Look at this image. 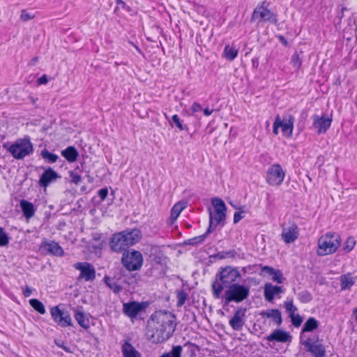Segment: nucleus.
I'll use <instances>...</instances> for the list:
<instances>
[{
  "label": "nucleus",
  "instance_id": "864d4df0",
  "mask_svg": "<svg viewBox=\"0 0 357 357\" xmlns=\"http://www.w3.org/2000/svg\"><path fill=\"white\" fill-rule=\"evenodd\" d=\"M243 218V212H236L234 215V222L237 223Z\"/></svg>",
  "mask_w": 357,
  "mask_h": 357
},
{
  "label": "nucleus",
  "instance_id": "603ef678",
  "mask_svg": "<svg viewBox=\"0 0 357 357\" xmlns=\"http://www.w3.org/2000/svg\"><path fill=\"white\" fill-rule=\"evenodd\" d=\"M202 107L198 102H194L191 107V110L193 113L202 111Z\"/></svg>",
  "mask_w": 357,
  "mask_h": 357
},
{
  "label": "nucleus",
  "instance_id": "7ed1b4c3",
  "mask_svg": "<svg viewBox=\"0 0 357 357\" xmlns=\"http://www.w3.org/2000/svg\"><path fill=\"white\" fill-rule=\"evenodd\" d=\"M141 237V231L137 229L115 233L109 243L110 249L114 252H121L137 243Z\"/></svg>",
  "mask_w": 357,
  "mask_h": 357
},
{
  "label": "nucleus",
  "instance_id": "c03bdc74",
  "mask_svg": "<svg viewBox=\"0 0 357 357\" xmlns=\"http://www.w3.org/2000/svg\"><path fill=\"white\" fill-rule=\"evenodd\" d=\"M291 319V323L295 327H299L303 321V318L298 314H293L290 316Z\"/></svg>",
  "mask_w": 357,
  "mask_h": 357
},
{
  "label": "nucleus",
  "instance_id": "aec40b11",
  "mask_svg": "<svg viewBox=\"0 0 357 357\" xmlns=\"http://www.w3.org/2000/svg\"><path fill=\"white\" fill-rule=\"evenodd\" d=\"M294 118L292 115H289L286 119L282 121L280 119V126L282 128V132L286 137H291L294 128Z\"/></svg>",
  "mask_w": 357,
  "mask_h": 357
},
{
  "label": "nucleus",
  "instance_id": "bf43d9fd",
  "mask_svg": "<svg viewBox=\"0 0 357 357\" xmlns=\"http://www.w3.org/2000/svg\"><path fill=\"white\" fill-rule=\"evenodd\" d=\"M32 61H33V62H36V61H37V58H34V59H33Z\"/></svg>",
  "mask_w": 357,
  "mask_h": 357
},
{
  "label": "nucleus",
  "instance_id": "5fc2aeb1",
  "mask_svg": "<svg viewBox=\"0 0 357 357\" xmlns=\"http://www.w3.org/2000/svg\"><path fill=\"white\" fill-rule=\"evenodd\" d=\"M47 82H48V79H47V75H43V76L39 77L38 79V84L39 85H40V84H46L47 83Z\"/></svg>",
  "mask_w": 357,
  "mask_h": 357
},
{
  "label": "nucleus",
  "instance_id": "1a4fd4ad",
  "mask_svg": "<svg viewBox=\"0 0 357 357\" xmlns=\"http://www.w3.org/2000/svg\"><path fill=\"white\" fill-rule=\"evenodd\" d=\"M285 172L279 164L271 165L266 174V181L271 186L280 185L284 178Z\"/></svg>",
  "mask_w": 357,
  "mask_h": 357
},
{
  "label": "nucleus",
  "instance_id": "37998d69",
  "mask_svg": "<svg viewBox=\"0 0 357 357\" xmlns=\"http://www.w3.org/2000/svg\"><path fill=\"white\" fill-rule=\"evenodd\" d=\"M9 243V238L5 233L4 229L0 227V246H5Z\"/></svg>",
  "mask_w": 357,
  "mask_h": 357
},
{
  "label": "nucleus",
  "instance_id": "09e8293b",
  "mask_svg": "<svg viewBox=\"0 0 357 357\" xmlns=\"http://www.w3.org/2000/svg\"><path fill=\"white\" fill-rule=\"evenodd\" d=\"M280 117L278 116L275 120V122L273 123V132L275 135L278 134V128H280Z\"/></svg>",
  "mask_w": 357,
  "mask_h": 357
},
{
  "label": "nucleus",
  "instance_id": "a18cd8bd",
  "mask_svg": "<svg viewBox=\"0 0 357 357\" xmlns=\"http://www.w3.org/2000/svg\"><path fill=\"white\" fill-rule=\"evenodd\" d=\"M172 120L173 123L176 126V127L180 130H183L185 129L180 118L178 117V116L177 114L173 115L172 117Z\"/></svg>",
  "mask_w": 357,
  "mask_h": 357
},
{
  "label": "nucleus",
  "instance_id": "3c124183",
  "mask_svg": "<svg viewBox=\"0 0 357 357\" xmlns=\"http://www.w3.org/2000/svg\"><path fill=\"white\" fill-rule=\"evenodd\" d=\"M32 291H33V289L31 288H30L29 286H25L22 289V293L25 297H29L31 295Z\"/></svg>",
  "mask_w": 357,
  "mask_h": 357
},
{
  "label": "nucleus",
  "instance_id": "c85d7f7f",
  "mask_svg": "<svg viewBox=\"0 0 357 357\" xmlns=\"http://www.w3.org/2000/svg\"><path fill=\"white\" fill-rule=\"evenodd\" d=\"M238 50L230 45H226L224 50V56L229 61H233L238 55Z\"/></svg>",
  "mask_w": 357,
  "mask_h": 357
},
{
  "label": "nucleus",
  "instance_id": "f8f14e48",
  "mask_svg": "<svg viewBox=\"0 0 357 357\" xmlns=\"http://www.w3.org/2000/svg\"><path fill=\"white\" fill-rule=\"evenodd\" d=\"M73 267L80 271L79 280L82 279L86 282H89L93 281L96 278V269L90 263L77 262L73 264Z\"/></svg>",
  "mask_w": 357,
  "mask_h": 357
},
{
  "label": "nucleus",
  "instance_id": "79ce46f5",
  "mask_svg": "<svg viewBox=\"0 0 357 357\" xmlns=\"http://www.w3.org/2000/svg\"><path fill=\"white\" fill-rule=\"evenodd\" d=\"M291 63L296 70H298L302 64V61L298 54H294L291 58Z\"/></svg>",
  "mask_w": 357,
  "mask_h": 357
},
{
  "label": "nucleus",
  "instance_id": "c9c22d12",
  "mask_svg": "<svg viewBox=\"0 0 357 357\" xmlns=\"http://www.w3.org/2000/svg\"><path fill=\"white\" fill-rule=\"evenodd\" d=\"M41 155L43 158L47 160L50 163H54L59 158L56 154L50 153L47 150L45 149L41 151Z\"/></svg>",
  "mask_w": 357,
  "mask_h": 357
},
{
  "label": "nucleus",
  "instance_id": "c756f323",
  "mask_svg": "<svg viewBox=\"0 0 357 357\" xmlns=\"http://www.w3.org/2000/svg\"><path fill=\"white\" fill-rule=\"evenodd\" d=\"M74 317L80 326L84 328H89V319L86 318L84 312L76 310Z\"/></svg>",
  "mask_w": 357,
  "mask_h": 357
},
{
  "label": "nucleus",
  "instance_id": "58836bf2",
  "mask_svg": "<svg viewBox=\"0 0 357 357\" xmlns=\"http://www.w3.org/2000/svg\"><path fill=\"white\" fill-rule=\"evenodd\" d=\"M356 243V241L354 239V238L350 236V237L347 238V241H345L344 247H343V250L346 252H349L354 248Z\"/></svg>",
  "mask_w": 357,
  "mask_h": 357
},
{
  "label": "nucleus",
  "instance_id": "5701e85b",
  "mask_svg": "<svg viewBox=\"0 0 357 357\" xmlns=\"http://www.w3.org/2000/svg\"><path fill=\"white\" fill-rule=\"evenodd\" d=\"M121 351L123 357H141L140 353L128 341L122 345Z\"/></svg>",
  "mask_w": 357,
  "mask_h": 357
},
{
  "label": "nucleus",
  "instance_id": "6ab92c4d",
  "mask_svg": "<svg viewBox=\"0 0 357 357\" xmlns=\"http://www.w3.org/2000/svg\"><path fill=\"white\" fill-rule=\"evenodd\" d=\"M58 177V174L52 168H49L42 174L39 180V184L41 187L46 188L50 183L55 181Z\"/></svg>",
  "mask_w": 357,
  "mask_h": 357
},
{
  "label": "nucleus",
  "instance_id": "4468645a",
  "mask_svg": "<svg viewBox=\"0 0 357 357\" xmlns=\"http://www.w3.org/2000/svg\"><path fill=\"white\" fill-rule=\"evenodd\" d=\"M307 351L314 357H324L326 356V347L319 340L313 341L310 338L302 341Z\"/></svg>",
  "mask_w": 357,
  "mask_h": 357
},
{
  "label": "nucleus",
  "instance_id": "39448f33",
  "mask_svg": "<svg viewBox=\"0 0 357 357\" xmlns=\"http://www.w3.org/2000/svg\"><path fill=\"white\" fill-rule=\"evenodd\" d=\"M211 204L214 207V211H209L208 233H211L218 225L224 222L226 218L227 206L222 199L212 198Z\"/></svg>",
  "mask_w": 357,
  "mask_h": 357
},
{
  "label": "nucleus",
  "instance_id": "72a5a7b5",
  "mask_svg": "<svg viewBox=\"0 0 357 357\" xmlns=\"http://www.w3.org/2000/svg\"><path fill=\"white\" fill-rule=\"evenodd\" d=\"M182 351L181 345L174 346L170 352L165 353L160 357H181Z\"/></svg>",
  "mask_w": 357,
  "mask_h": 357
},
{
  "label": "nucleus",
  "instance_id": "9d476101",
  "mask_svg": "<svg viewBox=\"0 0 357 357\" xmlns=\"http://www.w3.org/2000/svg\"><path fill=\"white\" fill-rule=\"evenodd\" d=\"M252 21L258 20L259 22L269 21L273 24L278 22L276 15L264 6V3L257 6L252 13Z\"/></svg>",
  "mask_w": 357,
  "mask_h": 357
},
{
  "label": "nucleus",
  "instance_id": "4d7b16f0",
  "mask_svg": "<svg viewBox=\"0 0 357 357\" xmlns=\"http://www.w3.org/2000/svg\"><path fill=\"white\" fill-rule=\"evenodd\" d=\"M212 113V110H210L208 108H206L204 109V114L205 116H209Z\"/></svg>",
  "mask_w": 357,
  "mask_h": 357
},
{
  "label": "nucleus",
  "instance_id": "a211bd4d",
  "mask_svg": "<svg viewBox=\"0 0 357 357\" xmlns=\"http://www.w3.org/2000/svg\"><path fill=\"white\" fill-rule=\"evenodd\" d=\"M289 334L282 330L276 329L273 331L266 339L269 342H287L290 340Z\"/></svg>",
  "mask_w": 357,
  "mask_h": 357
},
{
  "label": "nucleus",
  "instance_id": "bb28decb",
  "mask_svg": "<svg viewBox=\"0 0 357 357\" xmlns=\"http://www.w3.org/2000/svg\"><path fill=\"white\" fill-rule=\"evenodd\" d=\"M261 315L263 317L271 318L278 325H280L282 323L281 313L278 310H268L267 311L262 312Z\"/></svg>",
  "mask_w": 357,
  "mask_h": 357
},
{
  "label": "nucleus",
  "instance_id": "ddd939ff",
  "mask_svg": "<svg viewBox=\"0 0 357 357\" xmlns=\"http://www.w3.org/2000/svg\"><path fill=\"white\" fill-rule=\"evenodd\" d=\"M50 314L53 320L59 326L66 327L72 325V319L69 313L63 312L59 306L52 307Z\"/></svg>",
  "mask_w": 357,
  "mask_h": 357
},
{
  "label": "nucleus",
  "instance_id": "4be33fe9",
  "mask_svg": "<svg viewBox=\"0 0 357 357\" xmlns=\"http://www.w3.org/2000/svg\"><path fill=\"white\" fill-rule=\"evenodd\" d=\"M261 270L263 273H268L269 275H271L273 281L278 284H281L283 282V275L280 270L275 269L272 267L267 266H263Z\"/></svg>",
  "mask_w": 357,
  "mask_h": 357
},
{
  "label": "nucleus",
  "instance_id": "423d86ee",
  "mask_svg": "<svg viewBox=\"0 0 357 357\" xmlns=\"http://www.w3.org/2000/svg\"><path fill=\"white\" fill-rule=\"evenodd\" d=\"M8 152L17 160H22L33 151V144L29 137L17 139L8 149Z\"/></svg>",
  "mask_w": 357,
  "mask_h": 357
},
{
  "label": "nucleus",
  "instance_id": "4c0bfd02",
  "mask_svg": "<svg viewBox=\"0 0 357 357\" xmlns=\"http://www.w3.org/2000/svg\"><path fill=\"white\" fill-rule=\"evenodd\" d=\"M210 233H208V229H207L206 231L204 234L198 236H195L192 238L189 239L188 241V245H197V244L201 243L204 241V240L206 239V238L207 237V236Z\"/></svg>",
  "mask_w": 357,
  "mask_h": 357
},
{
  "label": "nucleus",
  "instance_id": "13d9d810",
  "mask_svg": "<svg viewBox=\"0 0 357 357\" xmlns=\"http://www.w3.org/2000/svg\"><path fill=\"white\" fill-rule=\"evenodd\" d=\"M116 2L118 4L121 5L122 6L126 5L125 2L122 0H116Z\"/></svg>",
  "mask_w": 357,
  "mask_h": 357
},
{
  "label": "nucleus",
  "instance_id": "7c9ffc66",
  "mask_svg": "<svg viewBox=\"0 0 357 357\" xmlns=\"http://www.w3.org/2000/svg\"><path fill=\"white\" fill-rule=\"evenodd\" d=\"M47 250L52 254L56 256H62L63 250L62 248L56 242H51L47 245Z\"/></svg>",
  "mask_w": 357,
  "mask_h": 357
},
{
  "label": "nucleus",
  "instance_id": "6e6d98bb",
  "mask_svg": "<svg viewBox=\"0 0 357 357\" xmlns=\"http://www.w3.org/2000/svg\"><path fill=\"white\" fill-rule=\"evenodd\" d=\"M56 344L58 345V347H59L62 348V349H64L66 351H67V352H68V353L71 352V351L70 350V349H69L68 347H66V346H64V345H63V344H58V343H56Z\"/></svg>",
  "mask_w": 357,
  "mask_h": 357
},
{
  "label": "nucleus",
  "instance_id": "a19ab883",
  "mask_svg": "<svg viewBox=\"0 0 357 357\" xmlns=\"http://www.w3.org/2000/svg\"><path fill=\"white\" fill-rule=\"evenodd\" d=\"M187 299V294L184 290H181L177 292V306L181 307L185 303Z\"/></svg>",
  "mask_w": 357,
  "mask_h": 357
},
{
  "label": "nucleus",
  "instance_id": "cd10ccee",
  "mask_svg": "<svg viewBox=\"0 0 357 357\" xmlns=\"http://www.w3.org/2000/svg\"><path fill=\"white\" fill-rule=\"evenodd\" d=\"M104 281L106 285L115 294L119 293L122 289L121 287L117 283L114 278L106 275L104 277Z\"/></svg>",
  "mask_w": 357,
  "mask_h": 357
},
{
  "label": "nucleus",
  "instance_id": "0eeeda50",
  "mask_svg": "<svg viewBox=\"0 0 357 357\" xmlns=\"http://www.w3.org/2000/svg\"><path fill=\"white\" fill-rule=\"evenodd\" d=\"M249 294L250 288L248 287L239 284H233L225 293V303L229 304L230 302L241 303L247 299Z\"/></svg>",
  "mask_w": 357,
  "mask_h": 357
},
{
  "label": "nucleus",
  "instance_id": "f03ea898",
  "mask_svg": "<svg viewBox=\"0 0 357 357\" xmlns=\"http://www.w3.org/2000/svg\"><path fill=\"white\" fill-rule=\"evenodd\" d=\"M241 278V274L237 268L226 266L222 268L216 275L215 280L212 284L213 294L215 298H219L224 288H229Z\"/></svg>",
  "mask_w": 357,
  "mask_h": 357
},
{
  "label": "nucleus",
  "instance_id": "9b49d317",
  "mask_svg": "<svg viewBox=\"0 0 357 357\" xmlns=\"http://www.w3.org/2000/svg\"><path fill=\"white\" fill-rule=\"evenodd\" d=\"M147 307L148 303L146 302L130 301L123 304V312L127 317L133 319Z\"/></svg>",
  "mask_w": 357,
  "mask_h": 357
},
{
  "label": "nucleus",
  "instance_id": "f3484780",
  "mask_svg": "<svg viewBox=\"0 0 357 357\" xmlns=\"http://www.w3.org/2000/svg\"><path fill=\"white\" fill-rule=\"evenodd\" d=\"M245 310L239 308L238 309L233 317L229 320V325L234 331H241L245 324Z\"/></svg>",
  "mask_w": 357,
  "mask_h": 357
},
{
  "label": "nucleus",
  "instance_id": "b1692460",
  "mask_svg": "<svg viewBox=\"0 0 357 357\" xmlns=\"http://www.w3.org/2000/svg\"><path fill=\"white\" fill-rule=\"evenodd\" d=\"M20 207L24 217L26 219H30L34 215L35 208L33 204L31 202L22 199L20 201Z\"/></svg>",
  "mask_w": 357,
  "mask_h": 357
},
{
  "label": "nucleus",
  "instance_id": "dca6fc26",
  "mask_svg": "<svg viewBox=\"0 0 357 357\" xmlns=\"http://www.w3.org/2000/svg\"><path fill=\"white\" fill-rule=\"evenodd\" d=\"M299 236V229L298 226L292 223L288 227H284L282 228V231L281 234V236L282 240L286 243H291L294 242Z\"/></svg>",
  "mask_w": 357,
  "mask_h": 357
},
{
  "label": "nucleus",
  "instance_id": "49530a36",
  "mask_svg": "<svg viewBox=\"0 0 357 357\" xmlns=\"http://www.w3.org/2000/svg\"><path fill=\"white\" fill-rule=\"evenodd\" d=\"M70 177L71 182L75 184H78L81 181L80 175L75 172H73V171L70 172Z\"/></svg>",
  "mask_w": 357,
  "mask_h": 357
},
{
  "label": "nucleus",
  "instance_id": "2eb2a0df",
  "mask_svg": "<svg viewBox=\"0 0 357 357\" xmlns=\"http://www.w3.org/2000/svg\"><path fill=\"white\" fill-rule=\"evenodd\" d=\"M331 122L332 118L326 115H322L321 116L314 115L313 116V127L319 134L325 133L330 128Z\"/></svg>",
  "mask_w": 357,
  "mask_h": 357
},
{
  "label": "nucleus",
  "instance_id": "f704fd0d",
  "mask_svg": "<svg viewBox=\"0 0 357 357\" xmlns=\"http://www.w3.org/2000/svg\"><path fill=\"white\" fill-rule=\"evenodd\" d=\"M184 208L183 203L176 204L171 210V218L174 220H176Z\"/></svg>",
  "mask_w": 357,
  "mask_h": 357
},
{
  "label": "nucleus",
  "instance_id": "412c9836",
  "mask_svg": "<svg viewBox=\"0 0 357 357\" xmlns=\"http://www.w3.org/2000/svg\"><path fill=\"white\" fill-rule=\"evenodd\" d=\"M282 292V288L279 286H274L271 283H266L264 285V297L267 301H272L275 295Z\"/></svg>",
  "mask_w": 357,
  "mask_h": 357
},
{
  "label": "nucleus",
  "instance_id": "2f4dec72",
  "mask_svg": "<svg viewBox=\"0 0 357 357\" xmlns=\"http://www.w3.org/2000/svg\"><path fill=\"white\" fill-rule=\"evenodd\" d=\"M317 327L318 321L314 317H310L304 324L302 332H310L317 329Z\"/></svg>",
  "mask_w": 357,
  "mask_h": 357
},
{
  "label": "nucleus",
  "instance_id": "6e6552de",
  "mask_svg": "<svg viewBox=\"0 0 357 357\" xmlns=\"http://www.w3.org/2000/svg\"><path fill=\"white\" fill-rule=\"evenodd\" d=\"M121 261L123 266L128 271H137L142 266L143 257L139 251H126L123 254Z\"/></svg>",
  "mask_w": 357,
  "mask_h": 357
},
{
  "label": "nucleus",
  "instance_id": "de8ad7c7",
  "mask_svg": "<svg viewBox=\"0 0 357 357\" xmlns=\"http://www.w3.org/2000/svg\"><path fill=\"white\" fill-rule=\"evenodd\" d=\"M98 197L101 200H105L108 195V190L105 188H102L98 192Z\"/></svg>",
  "mask_w": 357,
  "mask_h": 357
},
{
  "label": "nucleus",
  "instance_id": "393cba45",
  "mask_svg": "<svg viewBox=\"0 0 357 357\" xmlns=\"http://www.w3.org/2000/svg\"><path fill=\"white\" fill-rule=\"evenodd\" d=\"M341 290L350 289L355 284L356 278L351 273L342 275L340 278Z\"/></svg>",
  "mask_w": 357,
  "mask_h": 357
},
{
  "label": "nucleus",
  "instance_id": "e433bc0d",
  "mask_svg": "<svg viewBox=\"0 0 357 357\" xmlns=\"http://www.w3.org/2000/svg\"><path fill=\"white\" fill-rule=\"evenodd\" d=\"M284 307L287 312L289 313V317L295 314V312L297 311V307L294 305L292 298H287V300L284 301Z\"/></svg>",
  "mask_w": 357,
  "mask_h": 357
},
{
  "label": "nucleus",
  "instance_id": "473e14b6",
  "mask_svg": "<svg viewBox=\"0 0 357 357\" xmlns=\"http://www.w3.org/2000/svg\"><path fill=\"white\" fill-rule=\"evenodd\" d=\"M29 305L38 313L44 314L46 312L45 307L43 303L36 298H31L29 301Z\"/></svg>",
  "mask_w": 357,
  "mask_h": 357
},
{
  "label": "nucleus",
  "instance_id": "f257e3e1",
  "mask_svg": "<svg viewBox=\"0 0 357 357\" xmlns=\"http://www.w3.org/2000/svg\"><path fill=\"white\" fill-rule=\"evenodd\" d=\"M176 317L167 311H156L148 321L146 335L153 343L169 339L176 328Z\"/></svg>",
  "mask_w": 357,
  "mask_h": 357
},
{
  "label": "nucleus",
  "instance_id": "20e7f679",
  "mask_svg": "<svg viewBox=\"0 0 357 357\" xmlns=\"http://www.w3.org/2000/svg\"><path fill=\"white\" fill-rule=\"evenodd\" d=\"M341 244V238L337 233H327L318 241L317 255L324 256L337 251Z\"/></svg>",
  "mask_w": 357,
  "mask_h": 357
},
{
  "label": "nucleus",
  "instance_id": "a878e982",
  "mask_svg": "<svg viewBox=\"0 0 357 357\" xmlns=\"http://www.w3.org/2000/svg\"><path fill=\"white\" fill-rule=\"evenodd\" d=\"M61 155L69 162H73L77 160L79 153L74 146H70L61 151Z\"/></svg>",
  "mask_w": 357,
  "mask_h": 357
},
{
  "label": "nucleus",
  "instance_id": "8fccbe9b",
  "mask_svg": "<svg viewBox=\"0 0 357 357\" xmlns=\"http://www.w3.org/2000/svg\"><path fill=\"white\" fill-rule=\"evenodd\" d=\"M20 17L23 21H28L32 19L33 17L31 16L29 13L26 12L25 10H22Z\"/></svg>",
  "mask_w": 357,
  "mask_h": 357
},
{
  "label": "nucleus",
  "instance_id": "ea45409f",
  "mask_svg": "<svg viewBox=\"0 0 357 357\" xmlns=\"http://www.w3.org/2000/svg\"><path fill=\"white\" fill-rule=\"evenodd\" d=\"M298 298L299 301L303 303H309L312 298L311 294L306 290L299 292L298 294Z\"/></svg>",
  "mask_w": 357,
  "mask_h": 357
}]
</instances>
